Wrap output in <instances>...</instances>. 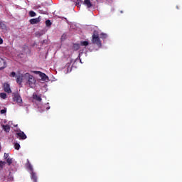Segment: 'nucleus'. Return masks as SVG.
<instances>
[{
    "label": "nucleus",
    "instance_id": "393cba45",
    "mask_svg": "<svg viewBox=\"0 0 182 182\" xmlns=\"http://www.w3.org/2000/svg\"><path fill=\"white\" fill-rule=\"evenodd\" d=\"M15 76H16V73H15V72L11 73V74H10L11 77H15Z\"/></svg>",
    "mask_w": 182,
    "mask_h": 182
},
{
    "label": "nucleus",
    "instance_id": "20e7f679",
    "mask_svg": "<svg viewBox=\"0 0 182 182\" xmlns=\"http://www.w3.org/2000/svg\"><path fill=\"white\" fill-rule=\"evenodd\" d=\"M34 73H36V75H39L40 77H41L42 80H48L49 77H48V75H46V74L41 72V71H34Z\"/></svg>",
    "mask_w": 182,
    "mask_h": 182
},
{
    "label": "nucleus",
    "instance_id": "cd10ccee",
    "mask_svg": "<svg viewBox=\"0 0 182 182\" xmlns=\"http://www.w3.org/2000/svg\"><path fill=\"white\" fill-rule=\"evenodd\" d=\"M2 43H4V40L0 37V45H2Z\"/></svg>",
    "mask_w": 182,
    "mask_h": 182
},
{
    "label": "nucleus",
    "instance_id": "412c9836",
    "mask_svg": "<svg viewBox=\"0 0 182 182\" xmlns=\"http://www.w3.org/2000/svg\"><path fill=\"white\" fill-rule=\"evenodd\" d=\"M0 97L1 99H6V93H5V92L0 93Z\"/></svg>",
    "mask_w": 182,
    "mask_h": 182
},
{
    "label": "nucleus",
    "instance_id": "f03ea898",
    "mask_svg": "<svg viewBox=\"0 0 182 182\" xmlns=\"http://www.w3.org/2000/svg\"><path fill=\"white\" fill-rule=\"evenodd\" d=\"M24 78L27 81L28 85L30 87H33L35 86V83H36V80L33 77V75H30L29 73L24 74Z\"/></svg>",
    "mask_w": 182,
    "mask_h": 182
},
{
    "label": "nucleus",
    "instance_id": "1a4fd4ad",
    "mask_svg": "<svg viewBox=\"0 0 182 182\" xmlns=\"http://www.w3.org/2000/svg\"><path fill=\"white\" fill-rule=\"evenodd\" d=\"M16 82L18 83V85H21L22 83V80H23L24 75H18L16 76Z\"/></svg>",
    "mask_w": 182,
    "mask_h": 182
},
{
    "label": "nucleus",
    "instance_id": "aec40b11",
    "mask_svg": "<svg viewBox=\"0 0 182 182\" xmlns=\"http://www.w3.org/2000/svg\"><path fill=\"white\" fill-rule=\"evenodd\" d=\"M100 36L101 39H106V38H107V34L102 33L100 35Z\"/></svg>",
    "mask_w": 182,
    "mask_h": 182
},
{
    "label": "nucleus",
    "instance_id": "f257e3e1",
    "mask_svg": "<svg viewBox=\"0 0 182 182\" xmlns=\"http://www.w3.org/2000/svg\"><path fill=\"white\" fill-rule=\"evenodd\" d=\"M92 42L94 45H97L98 48H102V41L99 37V33L96 31H94L92 36Z\"/></svg>",
    "mask_w": 182,
    "mask_h": 182
},
{
    "label": "nucleus",
    "instance_id": "b1692460",
    "mask_svg": "<svg viewBox=\"0 0 182 182\" xmlns=\"http://www.w3.org/2000/svg\"><path fill=\"white\" fill-rule=\"evenodd\" d=\"M6 163H8L9 166H11V164H12V159L11 158H8L6 159Z\"/></svg>",
    "mask_w": 182,
    "mask_h": 182
},
{
    "label": "nucleus",
    "instance_id": "2eb2a0df",
    "mask_svg": "<svg viewBox=\"0 0 182 182\" xmlns=\"http://www.w3.org/2000/svg\"><path fill=\"white\" fill-rule=\"evenodd\" d=\"M73 50H79L80 49V44L79 43H74L73 46Z\"/></svg>",
    "mask_w": 182,
    "mask_h": 182
},
{
    "label": "nucleus",
    "instance_id": "6ab92c4d",
    "mask_svg": "<svg viewBox=\"0 0 182 182\" xmlns=\"http://www.w3.org/2000/svg\"><path fill=\"white\" fill-rule=\"evenodd\" d=\"M46 26H47V28H50V26H52V22H50V20L46 21Z\"/></svg>",
    "mask_w": 182,
    "mask_h": 182
},
{
    "label": "nucleus",
    "instance_id": "0eeeda50",
    "mask_svg": "<svg viewBox=\"0 0 182 182\" xmlns=\"http://www.w3.org/2000/svg\"><path fill=\"white\" fill-rule=\"evenodd\" d=\"M29 22L31 25H36V23H39V22H41V16L36 18H31L29 20Z\"/></svg>",
    "mask_w": 182,
    "mask_h": 182
},
{
    "label": "nucleus",
    "instance_id": "7ed1b4c3",
    "mask_svg": "<svg viewBox=\"0 0 182 182\" xmlns=\"http://www.w3.org/2000/svg\"><path fill=\"white\" fill-rule=\"evenodd\" d=\"M13 100L14 102H16L19 106H22V103H23L21 95L18 92L14 94Z\"/></svg>",
    "mask_w": 182,
    "mask_h": 182
},
{
    "label": "nucleus",
    "instance_id": "c85d7f7f",
    "mask_svg": "<svg viewBox=\"0 0 182 182\" xmlns=\"http://www.w3.org/2000/svg\"><path fill=\"white\" fill-rule=\"evenodd\" d=\"M120 13H121V14H123V11H120Z\"/></svg>",
    "mask_w": 182,
    "mask_h": 182
},
{
    "label": "nucleus",
    "instance_id": "bb28decb",
    "mask_svg": "<svg viewBox=\"0 0 182 182\" xmlns=\"http://www.w3.org/2000/svg\"><path fill=\"white\" fill-rule=\"evenodd\" d=\"M0 113L1 114H5V113H6V109H1V111H0Z\"/></svg>",
    "mask_w": 182,
    "mask_h": 182
},
{
    "label": "nucleus",
    "instance_id": "9b49d317",
    "mask_svg": "<svg viewBox=\"0 0 182 182\" xmlns=\"http://www.w3.org/2000/svg\"><path fill=\"white\" fill-rule=\"evenodd\" d=\"M33 99L34 100H36V102H42V97L37 94H33Z\"/></svg>",
    "mask_w": 182,
    "mask_h": 182
},
{
    "label": "nucleus",
    "instance_id": "39448f33",
    "mask_svg": "<svg viewBox=\"0 0 182 182\" xmlns=\"http://www.w3.org/2000/svg\"><path fill=\"white\" fill-rule=\"evenodd\" d=\"M8 65L6 64V60L2 58H0V70H4Z\"/></svg>",
    "mask_w": 182,
    "mask_h": 182
},
{
    "label": "nucleus",
    "instance_id": "a211bd4d",
    "mask_svg": "<svg viewBox=\"0 0 182 182\" xmlns=\"http://www.w3.org/2000/svg\"><path fill=\"white\" fill-rule=\"evenodd\" d=\"M14 146L16 150H19V149H21V145L18 142L14 143Z\"/></svg>",
    "mask_w": 182,
    "mask_h": 182
},
{
    "label": "nucleus",
    "instance_id": "4be33fe9",
    "mask_svg": "<svg viewBox=\"0 0 182 182\" xmlns=\"http://www.w3.org/2000/svg\"><path fill=\"white\" fill-rule=\"evenodd\" d=\"M6 164V162L0 161V168H4V166Z\"/></svg>",
    "mask_w": 182,
    "mask_h": 182
},
{
    "label": "nucleus",
    "instance_id": "6e6552de",
    "mask_svg": "<svg viewBox=\"0 0 182 182\" xmlns=\"http://www.w3.org/2000/svg\"><path fill=\"white\" fill-rule=\"evenodd\" d=\"M4 92H6V93H12V90H11V87L9 86V84L5 83L4 85Z\"/></svg>",
    "mask_w": 182,
    "mask_h": 182
},
{
    "label": "nucleus",
    "instance_id": "9d476101",
    "mask_svg": "<svg viewBox=\"0 0 182 182\" xmlns=\"http://www.w3.org/2000/svg\"><path fill=\"white\" fill-rule=\"evenodd\" d=\"M31 178L33 182H38V176H36V173L32 171L31 173Z\"/></svg>",
    "mask_w": 182,
    "mask_h": 182
},
{
    "label": "nucleus",
    "instance_id": "f3484780",
    "mask_svg": "<svg viewBox=\"0 0 182 182\" xmlns=\"http://www.w3.org/2000/svg\"><path fill=\"white\" fill-rule=\"evenodd\" d=\"M80 46H87L89 45V41H80Z\"/></svg>",
    "mask_w": 182,
    "mask_h": 182
},
{
    "label": "nucleus",
    "instance_id": "4468645a",
    "mask_svg": "<svg viewBox=\"0 0 182 182\" xmlns=\"http://www.w3.org/2000/svg\"><path fill=\"white\" fill-rule=\"evenodd\" d=\"M27 167L30 171H33V167L32 166V164H31V162H29V159H27Z\"/></svg>",
    "mask_w": 182,
    "mask_h": 182
},
{
    "label": "nucleus",
    "instance_id": "5701e85b",
    "mask_svg": "<svg viewBox=\"0 0 182 182\" xmlns=\"http://www.w3.org/2000/svg\"><path fill=\"white\" fill-rule=\"evenodd\" d=\"M66 38H68V36L66 35V33H63L62 36H61V41H63L66 39Z\"/></svg>",
    "mask_w": 182,
    "mask_h": 182
},
{
    "label": "nucleus",
    "instance_id": "423d86ee",
    "mask_svg": "<svg viewBox=\"0 0 182 182\" xmlns=\"http://www.w3.org/2000/svg\"><path fill=\"white\" fill-rule=\"evenodd\" d=\"M16 137L17 139H19V140H26L27 138L26 134H25V132L20 131L19 132L16 133Z\"/></svg>",
    "mask_w": 182,
    "mask_h": 182
},
{
    "label": "nucleus",
    "instance_id": "a878e982",
    "mask_svg": "<svg viewBox=\"0 0 182 182\" xmlns=\"http://www.w3.org/2000/svg\"><path fill=\"white\" fill-rule=\"evenodd\" d=\"M4 159H5V160H6V159H9V154H6V153H4Z\"/></svg>",
    "mask_w": 182,
    "mask_h": 182
},
{
    "label": "nucleus",
    "instance_id": "ddd939ff",
    "mask_svg": "<svg viewBox=\"0 0 182 182\" xmlns=\"http://www.w3.org/2000/svg\"><path fill=\"white\" fill-rule=\"evenodd\" d=\"M2 127L6 133H9L11 131V127H9V125H2Z\"/></svg>",
    "mask_w": 182,
    "mask_h": 182
},
{
    "label": "nucleus",
    "instance_id": "f8f14e48",
    "mask_svg": "<svg viewBox=\"0 0 182 182\" xmlns=\"http://www.w3.org/2000/svg\"><path fill=\"white\" fill-rule=\"evenodd\" d=\"M83 4L86 5L87 8H92V6H93L90 0H85Z\"/></svg>",
    "mask_w": 182,
    "mask_h": 182
},
{
    "label": "nucleus",
    "instance_id": "c756f323",
    "mask_svg": "<svg viewBox=\"0 0 182 182\" xmlns=\"http://www.w3.org/2000/svg\"><path fill=\"white\" fill-rule=\"evenodd\" d=\"M43 43H45V41H43Z\"/></svg>",
    "mask_w": 182,
    "mask_h": 182
},
{
    "label": "nucleus",
    "instance_id": "dca6fc26",
    "mask_svg": "<svg viewBox=\"0 0 182 182\" xmlns=\"http://www.w3.org/2000/svg\"><path fill=\"white\" fill-rule=\"evenodd\" d=\"M29 16H31V18H34V16H36V13L33 11H30L28 12Z\"/></svg>",
    "mask_w": 182,
    "mask_h": 182
},
{
    "label": "nucleus",
    "instance_id": "7c9ffc66",
    "mask_svg": "<svg viewBox=\"0 0 182 182\" xmlns=\"http://www.w3.org/2000/svg\"><path fill=\"white\" fill-rule=\"evenodd\" d=\"M177 9H178V6H176Z\"/></svg>",
    "mask_w": 182,
    "mask_h": 182
}]
</instances>
